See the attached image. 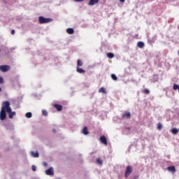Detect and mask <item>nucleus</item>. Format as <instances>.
Wrapping results in <instances>:
<instances>
[{"instance_id":"nucleus-12","label":"nucleus","mask_w":179,"mask_h":179,"mask_svg":"<svg viewBox=\"0 0 179 179\" xmlns=\"http://www.w3.org/2000/svg\"><path fill=\"white\" fill-rule=\"evenodd\" d=\"M31 155L32 156V157H38L40 156V154H38V152H34V151H31Z\"/></svg>"},{"instance_id":"nucleus-6","label":"nucleus","mask_w":179,"mask_h":179,"mask_svg":"<svg viewBox=\"0 0 179 179\" xmlns=\"http://www.w3.org/2000/svg\"><path fill=\"white\" fill-rule=\"evenodd\" d=\"M45 174L47 176H54V169L52 167L49 168L45 171Z\"/></svg>"},{"instance_id":"nucleus-15","label":"nucleus","mask_w":179,"mask_h":179,"mask_svg":"<svg viewBox=\"0 0 179 179\" xmlns=\"http://www.w3.org/2000/svg\"><path fill=\"white\" fill-rule=\"evenodd\" d=\"M83 134L84 135H89V131H87V127H85L83 129Z\"/></svg>"},{"instance_id":"nucleus-24","label":"nucleus","mask_w":179,"mask_h":179,"mask_svg":"<svg viewBox=\"0 0 179 179\" xmlns=\"http://www.w3.org/2000/svg\"><path fill=\"white\" fill-rule=\"evenodd\" d=\"M162 128H163V124L159 122L157 124V129H159V131H161Z\"/></svg>"},{"instance_id":"nucleus-2","label":"nucleus","mask_w":179,"mask_h":179,"mask_svg":"<svg viewBox=\"0 0 179 179\" xmlns=\"http://www.w3.org/2000/svg\"><path fill=\"white\" fill-rule=\"evenodd\" d=\"M38 22L41 24H44V23H50V22H51V19L40 16L38 17Z\"/></svg>"},{"instance_id":"nucleus-35","label":"nucleus","mask_w":179,"mask_h":179,"mask_svg":"<svg viewBox=\"0 0 179 179\" xmlns=\"http://www.w3.org/2000/svg\"><path fill=\"white\" fill-rule=\"evenodd\" d=\"M0 52H1V50H0Z\"/></svg>"},{"instance_id":"nucleus-30","label":"nucleus","mask_w":179,"mask_h":179,"mask_svg":"<svg viewBox=\"0 0 179 179\" xmlns=\"http://www.w3.org/2000/svg\"><path fill=\"white\" fill-rule=\"evenodd\" d=\"M43 164L45 167H47V166L48 165L47 162H43Z\"/></svg>"},{"instance_id":"nucleus-7","label":"nucleus","mask_w":179,"mask_h":179,"mask_svg":"<svg viewBox=\"0 0 179 179\" xmlns=\"http://www.w3.org/2000/svg\"><path fill=\"white\" fill-rule=\"evenodd\" d=\"M122 118H131V113L125 112L123 115H122Z\"/></svg>"},{"instance_id":"nucleus-3","label":"nucleus","mask_w":179,"mask_h":179,"mask_svg":"<svg viewBox=\"0 0 179 179\" xmlns=\"http://www.w3.org/2000/svg\"><path fill=\"white\" fill-rule=\"evenodd\" d=\"M132 171H134L132 166H127L126 171L124 173V177L126 178H128V177H129V176H131V174L132 173Z\"/></svg>"},{"instance_id":"nucleus-29","label":"nucleus","mask_w":179,"mask_h":179,"mask_svg":"<svg viewBox=\"0 0 179 179\" xmlns=\"http://www.w3.org/2000/svg\"><path fill=\"white\" fill-rule=\"evenodd\" d=\"M75 2H83L85 0H74Z\"/></svg>"},{"instance_id":"nucleus-34","label":"nucleus","mask_w":179,"mask_h":179,"mask_svg":"<svg viewBox=\"0 0 179 179\" xmlns=\"http://www.w3.org/2000/svg\"><path fill=\"white\" fill-rule=\"evenodd\" d=\"M53 132H55V129H53Z\"/></svg>"},{"instance_id":"nucleus-27","label":"nucleus","mask_w":179,"mask_h":179,"mask_svg":"<svg viewBox=\"0 0 179 179\" xmlns=\"http://www.w3.org/2000/svg\"><path fill=\"white\" fill-rule=\"evenodd\" d=\"M1 83H3V78L0 77V85H1Z\"/></svg>"},{"instance_id":"nucleus-23","label":"nucleus","mask_w":179,"mask_h":179,"mask_svg":"<svg viewBox=\"0 0 179 179\" xmlns=\"http://www.w3.org/2000/svg\"><path fill=\"white\" fill-rule=\"evenodd\" d=\"M143 93H144V94H150V91L148 89H145L143 91Z\"/></svg>"},{"instance_id":"nucleus-1","label":"nucleus","mask_w":179,"mask_h":179,"mask_svg":"<svg viewBox=\"0 0 179 179\" xmlns=\"http://www.w3.org/2000/svg\"><path fill=\"white\" fill-rule=\"evenodd\" d=\"M1 106L0 120L3 121L6 118V113H10V102L9 101H3Z\"/></svg>"},{"instance_id":"nucleus-16","label":"nucleus","mask_w":179,"mask_h":179,"mask_svg":"<svg viewBox=\"0 0 179 179\" xmlns=\"http://www.w3.org/2000/svg\"><path fill=\"white\" fill-rule=\"evenodd\" d=\"M171 132L173 135H177V134H178V132H179V129L177 128H173V129H172Z\"/></svg>"},{"instance_id":"nucleus-32","label":"nucleus","mask_w":179,"mask_h":179,"mask_svg":"<svg viewBox=\"0 0 179 179\" xmlns=\"http://www.w3.org/2000/svg\"><path fill=\"white\" fill-rule=\"evenodd\" d=\"M120 2H122V3H124V2H125V0H119Z\"/></svg>"},{"instance_id":"nucleus-5","label":"nucleus","mask_w":179,"mask_h":179,"mask_svg":"<svg viewBox=\"0 0 179 179\" xmlns=\"http://www.w3.org/2000/svg\"><path fill=\"white\" fill-rule=\"evenodd\" d=\"M100 142L103 143V145H105V146H107V145H108V143L107 142V138L105 137V136H102L100 137Z\"/></svg>"},{"instance_id":"nucleus-28","label":"nucleus","mask_w":179,"mask_h":179,"mask_svg":"<svg viewBox=\"0 0 179 179\" xmlns=\"http://www.w3.org/2000/svg\"><path fill=\"white\" fill-rule=\"evenodd\" d=\"M31 169H32V170H33L34 171H36V166H34V165H33V166H31Z\"/></svg>"},{"instance_id":"nucleus-8","label":"nucleus","mask_w":179,"mask_h":179,"mask_svg":"<svg viewBox=\"0 0 179 179\" xmlns=\"http://www.w3.org/2000/svg\"><path fill=\"white\" fill-rule=\"evenodd\" d=\"M96 3H99V0H90L88 2V5L90 6H93V5H96Z\"/></svg>"},{"instance_id":"nucleus-11","label":"nucleus","mask_w":179,"mask_h":179,"mask_svg":"<svg viewBox=\"0 0 179 179\" xmlns=\"http://www.w3.org/2000/svg\"><path fill=\"white\" fill-rule=\"evenodd\" d=\"M66 33H67L68 34H73L75 33V30H73V28H68V29H66Z\"/></svg>"},{"instance_id":"nucleus-21","label":"nucleus","mask_w":179,"mask_h":179,"mask_svg":"<svg viewBox=\"0 0 179 179\" xmlns=\"http://www.w3.org/2000/svg\"><path fill=\"white\" fill-rule=\"evenodd\" d=\"M107 57L108 58H110V59L114 58V54L113 53H111V52H108L107 53Z\"/></svg>"},{"instance_id":"nucleus-9","label":"nucleus","mask_w":179,"mask_h":179,"mask_svg":"<svg viewBox=\"0 0 179 179\" xmlns=\"http://www.w3.org/2000/svg\"><path fill=\"white\" fill-rule=\"evenodd\" d=\"M9 118L12 119L15 115H16L15 112H12V108H10V112H7Z\"/></svg>"},{"instance_id":"nucleus-14","label":"nucleus","mask_w":179,"mask_h":179,"mask_svg":"<svg viewBox=\"0 0 179 179\" xmlns=\"http://www.w3.org/2000/svg\"><path fill=\"white\" fill-rule=\"evenodd\" d=\"M76 71H77V72H78V73H85V72H86V71H85L84 69H83L80 67H77Z\"/></svg>"},{"instance_id":"nucleus-19","label":"nucleus","mask_w":179,"mask_h":179,"mask_svg":"<svg viewBox=\"0 0 179 179\" xmlns=\"http://www.w3.org/2000/svg\"><path fill=\"white\" fill-rule=\"evenodd\" d=\"M99 93H107V91L106 90V88H104L103 87H101L99 90Z\"/></svg>"},{"instance_id":"nucleus-22","label":"nucleus","mask_w":179,"mask_h":179,"mask_svg":"<svg viewBox=\"0 0 179 179\" xmlns=\"http://www.w3.org/2000/svg\"><path fill=\"white\" fill-rule=\"evenodd\" d=\"M25 117H26L27 118H31V117H32L31 113H30V112L27 113L25 114Z\"/></svg>"},{"instance_id":"nucleus-17","label":"nucleus","mask_w":179,"mask_h":179,"mask_svg":"<svg viewBox=\"0 0 179 179\" xmlns=\"http://www.w3.org/2000/svg\"><path fill=\"white\" fill-rule=\"evenodd\" d=\"M96 163L98 164H99L100 166H103V159H101V158H100V157H98L96 159Z\"/></svg>"},{"instance_id":"nucleus-4","label":"nucleus","mask_w":179,"mask_h":179,"mask_svg":"<svg viewBox=\"0 0 179 179\" xmlns=\"http://www.w3.org/2000/svg\"><path fill=\"white\" fill-rule=\"evenodd\" d=\"M10 69V66L8 65L0 66V71L1 72H8Z\"/></svg>"},{"instance_id":"nucleus-18","label":"nucleus","mask_w":179,"mask_h":179,"mask_svg":"<svg viewBox=\"0 0 179 179\" xmlns=\"http://www.w3.org/2000/svg\"><path fill=\"white\" fill-rule=\"evenodd\" d=\"M137 45L139 48H143V47H145V43L140 41L137 43Z\"/></svg>"},{"instance_id":"nucleus-33","label":"nucleus","mask_w":179,"mask_h":179,"mask_svg":"<svg viewBox=\"0 0 179 179\" xmlns=\"http://www.w3.org/2000/svg\"><path fill=\"white\" fill-rule=\"evenodd\" d=\"M1 90H2V88L0 87V92H1Z\"/></svg>"},{"instance_id":"nucleus-10","label":"nucleus","mask_w":179,"mask_h":179,"mask_svg":"<svg viewBox=\"0 0 179 179\" xmlns=\"http://www.w3.org/2000/svg\"><path fill=\"white\" fill-rule=\"evenodd\" d=\"M55 108L57 110V111H62V105H59L58 103H55L54 105Z\"/></svg>"},{"instance_id":"nucleus-13","label":"nucleus","mask_w":179,"mask_h":179,"mask_svg":"<svg viewBox=\"0 0 179 179\" xmlns=\"http://www.w3.org/2000/svg\"><path fill=\"white\" fill-rule=\"evenodd\" d=\"M168 171H171V173H176V166H171L168 167Z\"/></svg>"},{"instance_id":"nucleus-26","label":"nucleus","mask_w":179,"mask_h":179,"mask_svg":"<svg viewBox=\"0 0 179 179\" xmlns=\"http://www.w3.org/2000/svg\"><path fill=\"white\" fill-rule=\"evenodd\" d=\"M42 114L43 115H45V117H47V115H48V112H47L45 110H42Z\"/></svg>"},{"instance_id":"nucleus-25","label":"nucleus","mask_w":179,"mask_h":179,"mask_svg":"<svg viewBox=\"0 0 179 179\" xmlns=\"http://www.w3.org/2000/svg\"><path fill=\"white\" fill-rule=\"evenodd\" d=\"M111 78L113 80H117L118 78H117V76L115 74H111Z\"/></svg>"},{"instance_id":"nucleus-31","label":"nucleus","mask_w":179,"mask_h":179,"mask_svg":"<svg viewBox=\"0 0 179 179\" xmlns=\"http://www.w3.org/2000/svg\"><path fill=\"white\" fill-rule=\"evenodd\" d=\"M11 34H12V35L15 34V29H13V30L11 31Z\"/></svg>"},{"instance_id":"nucleus-20","label":"nucleus","mask_w":179,"mask_h":179,"mask_svg":"<svg viewBox=\"0 0 179 179\" xmlns=\"http://www.w3.org/2000/svg\"><path fill=\"white\" fill-rule=\"evenodd\" d=\"M79 66H83V62H82L80 59H78L77 61V67Z\"/></svg>"}]
</instances>
